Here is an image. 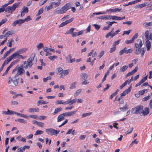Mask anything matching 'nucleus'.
Instances as JSON below:
<instances>
[{
    "mask_svg": "<svg viewBox=\"0 0 152 152\" xmlns=\"http://www.w3.org/2000/svg\"><path fill=\"white\" fill-rule=\"evenodd\" d=\"M77 111H72L71 112H66L65 113H64L63 114H64V117L65 116H70L72 115H73L75 114L76 113V112Z\"/></svg>",
    "mask_w": 152,
    "mask_h": 152,
    "instance_id": "nucleus-12",
    "label": "nucleus"
},
{
    "mask_svg": "<svg viewBox=\"0 0 152 152\" xmlns=\"http://www.w3.org/2000/svg\"><path fill=\"white\" fill-rule=\"evenodd\" d=\"M51 79V77L50 76L47 77L46 78H44L43 79L44 82H46L48 80H50Z\"/></svg>",
    "mask_w": 152,
    "mask_h": 152,
    "instance_id": "nucleus-50",
    "label": "nucleus"
},
{
    "mask_svg": "<svg viewBox=\"0 0 152 152\" xmlns=\"http://www.w3.org/2000/svg\"><path fill=\"white\" fill-rule=\"evenodd\" d=\"M24 23L23 19H19L14 21L12 24V25L15 27L17 24L19 26H20L22 23Z\"/></svg>",
    "mask_w": 152,
    "mask_h": 152,
    "instance_id": "nucleus-8",
    "label": "nucleus"
},
{
    "mask_svg": "<svg viewBox=\"0 0 152 152\" xmlns=\"http://www.w3.org/2000/svg\"><path fill=\"white\" fill-rule=\"evenodd\" d=\"M22 11L25 13H28V7L26 6H24L22 8Z\"/></svg>",
    "mask_w": 152,
    "mask_h": 152,
    "instance_id": "nucleus-43",
    "label": "nucleus"
},
{
    "mask_svg": "<svg viewBox=\"0 0 152 152\" xmlns=\"http://www.w3.org/2000/svg\"><path fill=\"white\" fill-rule=\"evenodd\" d=\"M121 41L120 39H118V40H117L114 42L113 44V46L115 47L116 45H118L120 43V42Z\"/></svg>",
    "mask_w": 152,
    "mask_h": 152,
    "instance_id": "nucleus-59",
    "label": "nucleus"
},
{
    "mask_svg": "<svg viewBox=\"0 0 152 152\" xmlns=\"http://www.w3.org/2000/svg\"><path fill=\"white\" fill-rule=\"evenodd\" d=\"M10 50L11 49L8 50L5 53L4 56H3V59H4L6 58V57L10 54Z\"/></svg>",
    "mask_w": 152,
    "mask_h": 152,
    "instance_id": "nucleus-39",
    "label": "nucleus"
},
{
    "mask_svg": "<svg viewBox=\"0 0 152 152\" xmlns=\"http://www.w3.org/2000/svg\"><path fill=\"white\" fill-rule=\"evenodd\" d=\"M14 86H16L18 85V81L17 79L13 80L12 82Z\"/></svg>",
    "mask_w": 152,
    "mask_h": 152,
    "instance_id": "nucleus-52",
    "label": "nucleus"
},
{
    "mask_svg": "<svg viewBox=\"0 0 152 152\" xmlns=\"http://www.w3.org/2000/svg\"><path fill=\"white\" fill-rule=\"evenodd\" d=\"M133 76L131 77V78L129 80H126L124 83H123L120 87V89H122L123 87L125 86L127 84H128L131 82L133 80L132 79Z\"/></svg>",
    "mask_w": 152,
    "mask_h": 152,
    "instance_id": "nucleus-10",
    "label": "nucleus"
},
{
    "mask_svg": "<svg viewBox=\"0 0 152 152\" xmlns=\"http://www.w3.org/2000/svg\"><path fill=\"white\" fill-rule=\"evenodd\" d=\"M143 107L142 105L137 106L132 109L131 112L133 113L138 114L140 113V111L142 110Z\"/></svg>",
    "mask_w": 152,
    "mask_h": 152,
    "instance_id": "nucleus-6",
    "label": "nucleus"
},
{
    "mask_svg": "<svg viewBox=\"0 0 152 152\" xmlns=\"http://www.w3.org/2000/svg\"><path fill=\"white\" fill-rule=\"evenodd\" d=\"M91 112H89V113H84L82 115V117L83 118L86 117V116H89V115H91Z\"/></svg>",
    "mask_w": 152,
    "mask_h": 152,
    "instance_id": "nucleus-47",
    "label": "nucleus"
},
{
    "mask_svg": "<svg viewBox=\"0 0 152 152\" xmlns=\"http://www.w3.org/2000/svg\"><path fill=\"white\" fill-rule=\"evenodd\" d=\"M106 23L109 26H111L114 23H117V22L113 21V22L107 21Z\"/></svg>",
    "mask_w": 152,
    "mask_h": 152,
    "instance_id": "nucleus-63",
    "label": "nucleus"
},
{
    "mask_svg": "<svg viewBox=\"0 0 152 152\" xmlns=\"http://www.w3.org/2000/svg\"><path fill=\"white\" fill-rule=\"evenodd\" d=\"M20 3V2L16 3L13 4L12 6H8L5 9V11L11 14H12L16 9L19 7Z\"/></svg>",
    "mask_w": 152,
    "mask_h": 152,
    "instance_id": "nucleus-3",
    "label": "nucleus"
},
{
    "mask_svg": "<svg viewBox=\"0 0 152 152\" xmlns=\"http://www.w3.org/2000/svg\"><path fill=\"white\" fill-rule=\"evenodd\" d=\"M12 60L9 57L7 58L6 60H5L4 63L3 64V65L5 66L6 65L8 64L9 62L11 61Z\"/></svg>",
    "mask_w": 152,
    "mask_h": 152,
    "instance_id": "nucleus-24",
    "label": "nucleus"
},
{
    "mask_svg": "<svg viewBox=\"0 0 152 152\" xmlns=\"http://www.w3.org/2000/svg\"><path fill=\"white\" fill-rule=\"evenodd\" d=\"M129 109V107L128 106H127L126 104H125L122 107H121L120 108V109L121 111H126V110H128Z\"/></svg>",
    "mask_w": 152,
    "mask_h": 152,
    "instance_id": "nucleus-26",
    "label": "nucleus"
},
{
    "mask_svg": "<svg viewBox=\"0 0 152 152\" xmlns=\"http://www.w3.org/2000/svg\"><path fill=\"white\" fill-rule=\"evenodd\" d=\"M134 41L131 39L130 40H127L125 41V43L126 44L133 43Z\"/></svg>",
    "mask_w": 152,
    "mask_h": 152,
    "instance_id": "nucleus-57",
    "label": "nucleus"
},
{
    "mask_svg": "<svg viewBox=\"0 0 152 152\" xmlns=\"http://www.w3.org/2000/svg\"><path fill=\"white\" fill-rule=\"evenodd\" d=\"M147 79V76H145L143 77L141 80L140 81V82L142 84Z\"/></svg>",
    "mask_w": 152,
    "mask_h": 152,
    "instance_id": "nucleus-61",
    "label": "nucleus"
},
{
    "mask_svg": "<svg viewBox=\"0 0 152 152\" xmlns=\"http://www.w3.org/2000/svg\"><path fill=\"white\" fill-rule=\"evenodd\" d=\"M43 47V43H40L37 46V48L39 50L41 48H42Z\"/></svg>",
    "mask_w": 152,
    "mask_h": 152,
    "instance_id": "nucleus-55",
    "label": "nucleus"
},
{
    "mask_svg": "<svg viewBox=\"0 0 152 152\" xmlns=\"http://www.w3.org/2000/svg\"><path fill=\"white\" fill-rule=\"evenodd\" d=\"M143 25L145 27H147L149 26H151L152 25V22H146L145 23H143Z\"/></svg>",
    "mask_w": 152,
    "mask_h": 152,
    "instance_id": "nucleus-46",
    "label": "nucleus"
},
{
    "mask_svg": "<svg viewBox=\"0 0 152 152\" xmlns=\"http://www.w3.org/2000/svg\"><path fill=\"white\" fill-rule=\"evenodd\" d=\"M16 121H18L20 123H26L27 122V121L23 119H19L17 120H15Z\"/></svg>",
    "mask_w": 152,
    "mask_h": 152,
    "instance_id": "nucleus-38",
    "label": "nucleus"
},
{
    "mask_svg": "<svg viewBox=\"0 0 152 152\" xmlns=\"http://www.w3.org/2000/svg\"><path fill=\"white\" fill-rule=\"evenodd\" d=\"M74 18H72L70 19L66 20L65 22L62 23L59 26V27H62L68 23L72 22Z\"/></svg>",
    "mask_w": 152,
    "mask_h": 152,
    "instance_id": "nucleus-9",
    "label": "nucleus"
},
{
    "mask_svg": "<svg viewBox=\"0 0 152 152\" xmlns=\"http://www.w3.org/2000/svg\"><path fill=\"white\" fill-rule=\"evenodd\" d=\"M56 70L57 74L58 75H60V77L62 78H64L65 75H67L69 71V69L63 70L61 67L57 68Z\"/></svg>",
    "mask_w": 152,
    "mask_h": 152,
    "instance_id": "nucleus-2",
    "label": "nucleus"
},
{
    "mask_svg": "<svg viewBox=\"0 0 152 152\" xmlns=\"http://www.w3.org/2000/svg\"><path fill=\"white\" fill-rule=\"evenodd\" d=\"M23 22H27L31 20V19L30 16H28L24 19H23Z\"/></svg>",
    "mask_w": 152,
    "mask_h": 152,
    "instance_id": "nucleus-51",
    "label": "nucleus"
},
{
    "mask_svg": "<svg viewBox=\"0 0 152 152\" xmlns=\"http://www.w3.org/2000/svg\"><path fill=\"white\" fill-rule=\"evenodd\" d=\"M62 109V108L60 107L56 108L55 109L54 112L53 113V115H55L58 113L59 112L61 111Z\"/></svg>",
    "mask_w": 152,
    "mask_h": 152,
    "instance_id": "nucleus-20",
    "label": "nucleus"
},
{
    "mask_svg": "<svg viewBox=\"0 0 152 152\" xmlns=\"http://www.w3.org/2000/svg\"><path fill=\"white\" fill-rule=\"evenodd\" d=\"M148 91V89H144L142 90L141 91H139V94H140L141 95H142L145 93V91Z\"/></svg>",
    "mask_w": 152,
    "mask_h": 152,
    "instance_id": "nucleus-53",
    "label": "nucleus"
},
{
    "mask_svg": "<svg viewBox=\"0 0 152 152\" xmlns=\"http://www.w3.org/2000/svg\"><path fill=\"white\" fill-rule=\"evenodd\" d=\"M119 91V90L118 89H117L115 92L112 94L110 95V99H112L113 98V97H114L117 94L118 92Z\"/></svg>",
    "mask_w": 152,
    "mask_h": 152,
    "instance_id": "nucleus-32",
    "label": "nucleus"
},
{
    "mask_svg": "<svg viewBox=\"0 0 152 152\" xmlns=\"http://www.w3.org/2000/svg\"><path fill=\"white\" fill-rule=\"evenodd\" d=\"M131 89V87L128 88L127 89L124 91L121 94L120 97H122V96L126 95L127 94H128L130 92Z\"/></svg>",
    "mask_w": 152,
    "mask_h": 152,
    "instance_id": "nucleus-11",
    "label": "nucleus"
},
{
    "mask_svg": "<svg viewBox=\"0 0 152 152\" xmlns=\"http://www.w3.org/2000/svg\"><path fill=\"white\" fill-rule=\"evenodd\" d=\"M64 116L63 113L60 115L58 117L57 119L58 122H61L64 119Z\"/></svg>",
    "mask_w": 152,
    "mask_h": 152,
    "instance_id": "nucleus-15",
    "label": "nucleus"
},
{
    "mask_svg": "<svg viewBox=\"0 0 152 152\" xmlns=\"http://www.w3.org/2000/svg\"><path fill=\"white\" fill-rule=\"evenodd\" d=\"M121 10V9H119L118 8H115L114 9H111L110 10L112 12H120Z\"/></svg>",
    "mask_w": 152,
    "mask_h": 152,
    "instance_id": "nucleus-36",
    "label": "nucleus"
},
{
    "mask_svg": "<svg viewBox=\"0 0 152 152\" xmlns=\"http://www.w3.org/2000/svg\"><path fill=\"white\" fill-rule=\"evenodd\" d=\"M44 132L42 131L37 130L36 131L34 135H37L38 134H42Z\"/></svg>",
    "mask_w": 152,
    "mask_h": 152,
    "instance_id": "nucleus-44",
    "label": "nucleus"
},
{
    "mask_svg": "<svg viewBox=\"0 0 152 152\" xmlns=\"http://www.w3.org/2000/svg\"><path fill=\"white\" fill-rule=\"evenodd\" d=\"M147 3L146 2L144 3L143 4H138L135 7V8L137 9V8H141L142 7H145L147 5Z\"/></svg>",
    "mask_w": 152,
    "mask_h": 152,
    "instance_id": "nucleus-17",
    "label": "nucleus"
},
{
    "mask_svg": "<svg viewBox=\"0 0 152 152\" xmlns=\"http://www.w3.org/2000/svg\"><path fill=\"white\" fill-rule=\"evenodd\" d=\"M145 44L147 48V50L149 51L151 47V43L149 41V39L146 41Z\"/></svg>",
    "mask_w": 152,
    "mask_h": 152,
    "instance_id": "nucleus-18",
    "label": "nucleus"
},
{
    "mask_svg": "<svg viewBox=\"0 0 152 152\" xmlns=\"http://www.w3.org/2000/svg\"><path fill=\"white\" fill-rule=\"evenodd\" d=\"M43 11V8H40L38 11L37 14L36 15V16H37L39 15L42 13Z\"/></svg>",
    "mask_w": 152,
    "mask_h": 152,
    "instance_id": "nucleus-41",
    "label": "nucleus"
},
{
    "mask_svg": "<svg viewBox=\"0 0 152 152\" xmlns=\"http://www.w3.org/2000/svg\"><path fill=\"white\" fill-rule=\"evenodd\" d=\"M8 115L16 114V112L8 109Z\"/></svg>",
    "mask_w": 152,
    "mask_h": 152,
    "instance_id": "nucleus-58",
    "label": "nucleus"
},
{
    "mask_svg": "<svg viewBox=\"0 0 152 152\" xmlns=\"http://www.w3.org/2000/svg\"><path fill=\"white\" fill-rule=\"evenodd\" d=\"M149 31L148 30L146 31L145 34V38L147 39H149Z\"/></svg>",
    "mask_w": 152,
    "mask_h": 152,
    "instance_id": "nucleus-37",
    "label": "nucleus"
},
{
    "mask_svg": "<svg viewBox=\"0 0 152 152\" xmlns=\"http://www.w3.org/2000/svg\"><path fill=\"white\" fill-rule=\"evenodd\" d=\"M137 69L138 68L136 67L135 68L133 69L131 72L128 73L126 75V77H128L133 75L137 71Z\"/></svg>",
    "mask_w": 152,
    "mask_h": 152,
    "instance_id": "nucleus-13",
    "label": "nucleus"
},
{
    "mask_svg": "<svg viewBox=\"0 0 152 152\" xmlns=\"http://www.w3.org/2000/svg\"><path fill=\"white\" fill-rule=\"evenodd\" d=\"M77 84V83L76 82H74L73 83H72L70 86L69 88L70 89H73L75 88L76 85Z\"/></svg>",
    "mask_w": 152,
    "mask_h": 152,
    "instance_id": "nucleus-33",
    "label": "nucleus"
},
{
    "mask_svg": "<svg viewBox=\"0 0 152 152\" xmlns=\"http://www.w3.org/2000/svg\"><path fill=\"white\" fill-rule=\"evenodd\" d=\"M35 54L33 56L31 57L28 59L27 61H25L23 62V64L17 69V72L16 74V75H22L24 71L23 68L25 69H27L28 67L31 68L32 66V62L34 60Z\"/></svg>",
    "mask_w": 152,
    "mask_h": 152,
    "instance_id": "nucleus-1",
    "label": "nucleus"
},
{
    "mask_svg": "<svg viewBox=\"0 0 152 152\" xmlns=\"http://www.w3.org/2000/svg\"><path fill=\"white\" fill-rule=\"evenodd\" d=\"M128 68L127 66L125 65L122 67L120 69V71L121 72H124L126 71Z\"/></svg>",
    "mask_w": 152,
    "mask_h": 152,
    "instance_id": "nucleus-22",
    "label": "nucleus"
},
{
    "mask_svg": "<svg viewBox=\"0 0 152 152\" xmlns=\"http://www.w3.org/2000/svg\"><path fill=\"white\" fill-rule=\"evenodd\" d=\"M149 110L148 108L145 107L143 110H142L141 113L144 115H147L149 114Z\"/></svg>",
    "mask_w": 152,
    "mask_h": 152,
    "instance_id": "nucleus-14",
    "label": "nucleus"
},
{
    "mask_svg": "<svg viewBox=\"0 0 152 152\" xmlns=\"http://www.w3.org/2000/svg\"><path fill=\"white\" fill-rule=\"evenodd\" d=\"M47 134L51 136H53L56 134H57L59 132V131H57L52 128H50L47 129L45 130Z\"/></svg>",
    "mask_w": 152,
    "mask_h": 152,
    "instance_id": "nucleus-5",
    "label": "nucleus"
},
{
    "mask_svg": "<svg viewBox=\"0 0 152 152\" xmlns=\"http://www.w3.org/2000/svg\"><path fill=\"white\" fill-rule=\"evenodd\" d=\"M53 8V7L52 6L51 4L50 6H46L45 8V10L46 11H49Z\"/></svg>",
    "mask_w": 152,
    "mask_h": 152,
    "instance_id": "nucleus-35",
    "label": "nucleus"
},
{
    "mask_svg": "<svg viewBox=\"0 0 152 152\" xmlns=\"http://www.w3.org/2000/svg\"><path fill=\"white\" fill-rule=\"evenodd\" d=\"M16 114L19 116H21V117L25 118H27L28 117V116L26 115H24L23 114H22L20 113H17V112Z\"/></svg>",
    "mask_w": 152,
    "mask_h": 152,
    "instance_id": "nucleus-40",
    "label": "nucleus"
},
{
    "mask_svg": "<svg viewBox=\"0 0 152 152\" xmlns=\"http://www.w3.org/2000/svg\"><path fill=\"white\" fill-rule=\"evenodd\" d=\"M135 46L136 50L135 53L137 55L139 54L140 53L141 57H142L145 51L144 49L143 48L141 49V47H140L139 44L137 43H135Z\"/></svg>",
    "mask_w": 152,
    "mask_h": 152,
    "instance_id": "nucleus-4",
    "label": "nucleus"
},
{
    "mask_svg": "<svg viewBox=\"0 0 152 152\" xmlns=\"http://www.w3.org/2000/svg\"><path fill=\"white\" fill-rule=\"evenodd\" d=\"M81 79L83 80H86L88 77V75L86 73H83L80 75Z\"/></svg>",
    "mask_w": 152,
    "mask_h": 152,
    "instance_id": "nucleus-28",
    "label": "nucleus"
},
{
    "mask_svg": "<svg viewBox=\"0 0 152 152\" xmlns=\"http://www.w3.org/2000/svg\"><path fill=\"white\" fill-rule=\"evenodd\" d=\"M25 148H20L17 150V152H22L25 151Z\"/></svg>",
    "mask_w": 152,
    "mask_h": 152,
    "instance_id": "nucleus-56",
    "label": "nucleus"
},
{
    "mask_svg": "<svg viewBox=\"0 0 152 152\" xmlns=\"http://www.w3.org/2000/svg\"><path fill=\"white\" fill-rule=\"evenodd\" d=\"M48 103V102L43 100H39L38 101V106L42 104H46Z\"/></svg>",
    "mask_w": 152,
    "mask_h": 152,
    "instance_id": "nucleus-27",
    "label": "nucleus"
},
{
    "mask_svg": "<svg viewBox=\"0 0 152 152\" xmlns=\"http://www.w3.org/2000/svg\"><path fill=\"white\" fill-rule=\"evenodd\" d=\"M18 54L17 53V52H16L15 53H13L12 55L11 56H9L10 58L11 59V60L13 59H15L16 58H18Z\"/></svg>",
    "mask_w": 152,
    "mask_h": 152,
    "instance_id": "nucleus-19",
    "label": "nucleus"
},
{
    "mask_svg": "<svg viewBox=\"0 0 152 152\" xmlns=\"http://www.w3.org/2000/svg\"><path fill=\"white\" fill-rule=\"evenodd\" d=\"M15 33L14 31H7L5 33V35L7 37H8L10 35H11Z\"/></svg>",
    "mask_w": 152,
    "mask_h": 152,
    "instance_id": "nucleus-25",
    "label": "nucleus"
},
{
    "mask_svg": "<svg viewBox=\"0 0 152 152\" xmlns=\"http://www.w3.org/2000/svg\"><path fill=\"white\" fill-rule=\"evenodd\" d=\"M126 47L124 48L123 49L121 50L119 52V55L121 56L124 53H126Z\"/></svg>",
    "mask_w": 152,
    "mask_h": 152,
    "instance_id": "nucleus-30",
    "label": "nucleus"
},
{
    "mask_svg": "<svg viewBox=\"0 0 152 152\" xmlns=\"http://www.w3.org/2000/svg\"><path fill=\"white\" fill-rule=\"evenodd\" d=\"M26 51V50L25 49H20L16 51L17 53L19 55L20 54H22L23 53H25Z\"/></svg>",
    "mask_w": 152,
    "mask_h": 152,
    "instance_id": "nucleus-23",
    "label": "nucleus"
},
{
    "mask_svg": "<svg viewBox=\"0 0 152 152\" xmlns=\"http://www.w3.org/2000/svg\"><path fill=\"white\" fill-rule=\"evenodd\" d=\"M47 0H40L39 2V4L40 5H42L45 3Z\"/></svg>",
    "mask_w": 152,
    "mask_h": 152,
    "instance_id": "nucleus-62",
    "label": "nucleus"
},
{
    "mask_svg": "<svg viewBox=\"0 0 152 152\" xmlns=\"http://www.w3.org/2000/svg\"><path fill=\"white\" fill-rule=\"evenodd\" d=\"M93 26H94L95 29L97 31L99 30L100 28V26L98 24H94L93 25Z\"/></svg>",
    "mask_w": 152,
    "mask_h": 152,
    "instance_id": "nucleus-64",
    "label": "nucleus"
},
{
    "mask_svg": "<svg viewBox=\"0 0 152 152\" xmlns=\"http://www.w3.org/2000/svg\"><path fill=\"white\" fill-rule=\"evenodd\" d=\"M53 13L54 14L56 15L58 14H62L63 13V12L61 10V9L59 10L55 11L53 12Z\"/></svg>",
    "mask_w": 152,
    "mask_h": 152,
    "instance_id": "nucleus-42",
    "label": "nucleus"
},
{
    "mask_svg": "<svg viewBox=\"0 0 152 152\" xmlns=\"http://www.w3.org/2000/svg\"><path fill=\"white\" fill-rule=\"evenodd\" d=\"M52 6H53V5L55 6V7H58L61 4L60 2V1H58V2H52L51 3Z\"/></svg>",
    "mask_w": 152,
    "mask_h": 152,
    "instance_id": "nucleus-29",
    "label": "nucleus"
},
{
    "mask_svg": "<svg viewBox=\"0 0 152 152\" xmlns=\"http://www.w3.org/2000/svg\"><path fill=\"white\" fill-rule=\"evenodd\" d=\"M82 91V89H79L77 90L76 92L75 93V97H76Z\"/></svg>",
    "mask_w": 152,
    "mask_h": 152,
    "instance_id": "nucleus-48",
    "label": "nucleus"
},
{
    "mask_svg": "<svg viewBox=\"0 0 152 152\" xmlns=\"http://www.w3.org/2000/svg\"><path fill=\"white\" fill-rule=\"evenodd\" d=\"M117 96H116L114 101L115 102L116 100L118 101H119V104H123L124 102L123 99H122V97H120L117 99Z\"/></svg>",
    "mask_w": 152,
    "mask_h": 152,
    "instance_id": "nucleus-16",
    "label": "nucleus"
},
{
    "mask_svg": "<svg viewBox=\"0 0 152 152\" xmlns=\"http://www.w3.org/2000/svg\"><path fill=\"white\" fill-rule=\"evenodd\" d=\"M71 8V4L69 3H67L61 9L63 13H65Z\"/></svg>",
    "mask_w": 152,
    "mask_h": 152,
    "instance_id": "nucleus-7",
    "label": "nucleus"
},
{
    "mask_svg": "<svg viewBox=\"0 0 152 152\" xmlns=\"http://www.w3.org/2000/svg\"><path fill=\"white\" fill-rule=\"evenodd\" d=\"M58 57L56 56H51L48 57V58L52 61H53L55 59H56Z\"/></svg>",
    "mask_w": 152,
    "mask_h": 152,
    "instance_id": "nucleus-45",
    "label": "nucleus"
},
{
    "mask_svg": "<svg viewBox=\"0 0 152 152\" xmlns=\"http://www.w3.org/2000/svg\"><path fill=\"white\" fill-rule=\"evenodd\" d=\"M7 21V18H4L1 20L0 22V26H1L2 24L6 23Z\"/></svg>",
    "mask_w": 152,
    "mask_h": 152,
    "instance_id": "nucleus-49",
    "label": "nucleus"
},
{
    "mask_svg": "<svg viewBox=\"0 0 152 152\" xmlns=\"http://www.w3.org/2000/svg\"><path fill=\"white\" fill-rule=\"evenodd\" d=\"M13 42V39L12 38L10 40H8L7 45L8 47H11L12 46V43Z\"/></svg>",
    "mask_w": 152,
    "mask_h": 152,
    "instance_id": "nucleus-34",
    "label": "nucleus"
},
{
    "mask_svg": "<svg viewBox=\"0 0 152 152\" xmlns=\"http://www.w3.org/2000/svg\"><path fill=\"white\" fill-rule=\"evenodd\" d=\"M39 111V109L38 108H30L29 109V111L30 113L38 112Z\"/></svg>",
    "mask_w": 152,
    "mask_h": 152,
    "instance_id": "nucleus-21",
    "label": "nucleus"
},
{
    "mask_svg": "<svg viewBox=\"0 0 152 152\" xmlns=\"http://www.w3.org/2000/svg\"><path fill=\"white\" fill-rule=\"evenodd\" d=\"M11 68V67L10 66H9L7 68V69L4 72L3 75H2V76H3L6 75L8 72L9 70Z\"/></svg>",
    "mask_w": 152,
    "mask_h": 152,
    "instance_id": "nucleus-54",
    "label": "nucleus"
},
{
    "mask_svg": "<svg viewBox=\"0 0 152 152\" xmlns=\"http://www.w3.org/2000/svg\"><path fill=\"white\" fill-rule=\"evenodd\" d=\"M77 101V99H75L72 100H69V105H71L75 103Z\"/></svg>",
    "mask_w": 152,
    "mask_h": 152,
    "instance_id": "nucleus-31",
    "label": "nucleus"
},
{
    "mask_svg": "<svg viewBox=\"0 0 152 152\" xmlns=\"http://www.w3.org/2000/svg\"><path fill=\"white\" fill-rule=\"evenodd\" d=\"M150 97V95H148V96L144 97L143 98H142V101H147V100L149 99Z\"/></svg>",
    "mask_w": 152,
    "mask_h": 152,
    "instance_id": "nucleus-60",
    "label": "nucleus"
}]
</instances>
